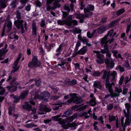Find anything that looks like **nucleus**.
I'll use <instances>...</instances> for the list:
<instances>
[{
  "mask_svg": "<svg viewBox=\"0 0 131 131\" xmlns=\"http://www.w3.org/2000/svg\"><path fill=\"white\" fill-rule=\"evenodd\" d=\"M17 79V78L15 77H13L11 75H9L6 80V82H9L10 85L7 86L6 88L8 91L12 92H15L18 88L19 90L22 89V87L20 85L19 82L16 81Z\"/></svg>",
  "mask_w": 131,
  "mask_h": 131,
  "instance_id": "f257e3e1",
  "label": "nucleus"
},
{
  "mask_svg": "<svg viewBox=\"0 0 131 131\" xmlns=\"http://www.w3.org/2000/svg\"><path fill=\"white\" fill-rule=\"evenodd\" d=\"M47 10H53L57 8H60L61 5L59 3L61 1H46ZM64 2V1H62Z\"/></svg>",
  "mask_w": 131,
  "mask_h": 131,
  "instance_id": "f03ea898",
  "label": "nucleus"
},
{
  "mask_svg": "<svg viewBox=\"0 0 131 131\" xmlns=\"http://www.w3.org/2000/svg\"><path fill=\"white\" fill-rule=\"evenodd\" d=\"M108 51L104 49H101L100 52L98 51L94 50L93 51V52L96 54V58L98 59L96 60V62L97 64H103L104 62V59L103 58L104 57V56L103 54H101L100 52L102 54H105Z\"/></svg>",
  "mask_w": 131,
  "mask_h": 131,
  "instance_id": "7ed1b4c3",
  "label": "nucleus"
},
{
  "mask_svg": "<svg viewBox=\"0 0 131 131\" xmlns=\"http://www.w3.org/2000/svg\"><path fill=\"white\" fill-rule=\"evenodd\" d=\"M41 65V62L38 60L37 56L33 55L32 56L31 61L28 63V67L32 69L34 68L39 67Z\"/></svg>",
  "mask_w": 131,
  "mask_h": 131,
  "instance_id": "20e7f679",
  "label": "nucleus"
},
{
  "mask_svg": "<svg viewBox=\"0 0 131 131\" xmlns=\"http://www.w3.org/2000/svg\"><path fill=\"white\" fill-rule=\"evenodd\" d=\"M106 57L108 58L105 60V62L106 64V68H113L114 67L115 63L113 61L112 58H111V60L109 59L111 57V54L110 52L109 51L106 53Z\"/></svg>",
  "mask_w": 131,
  "mask_h": 131,
  "instance_id": "39448f33",
  "label": "nucleus"
},
{
  "mask_svg": "<svg viewBox=\"0 0 131 131\" xmlns=\"http://www.w3.org/2000/svg\"><path fill=\"white\" fill-rule=\"evenodd\" d=\"M73 15H70L67 17L68 21L67 26L72 27L73 26H77L78 25L77 21L75 20H73L72 18Z\"/></svg>",
  "mask_w": 131,
  "mask_h": 131,
  "instance_id": "423d86ee",
  "label": "nucleus"
},
{
  "mask_svg": "<svg viewBox=\"0 0 131 131\" xmlns=\"http://www.w3.org/2000/svg\"><path fill=\"white\" fill-rule=\"evenodd\" d=\"M70 96L73 97L74 103L78 104H80L83 102V100L81 97H78L77 94L76 93H70L69 94Z\"/></svg>",
  "mask_w": 131,
  "mask_h": 131,
  "instance_id": "0eeeda50",
  "label": "nucleus"
},
{
  "mask_svg": "<svg viewBox=\"0 0 131 131\" xmlns=\"http://www.w3.org/2000/svg\"><path fill=\"white\" fill-rule=\"evenodd\" d=\"M106 88L108 89L109 92L111 94V96L112 97L118 96L119 94L116 93H114L112 94L113 93V91L112 89V84L110 83H105Z\"/></svg>",
  "mask_w": 131,
  "mask_h": 131,
  "instance_id": "6e6552de",
  "label": "nucleus"
},
{
  "mask_svg": "<svg viewBox=\"0 0 131 131\" xmlns=\"http://www.w3.org/2000/svg\"><path fill=\"white\" fill-rule=\"evenodd\" d=\"M50 96V94L47 92H43L40 95L41 99L45 101H47Z\"/></svg>",
  "mask_w": 131,
  "mask_h": 131,
  "instance_id": "1a4fd4ad",
  "label": "nucleus"
},
{
  "mask_svg": "<svg viewBox=\"0 0 131 131\" xmlns=\"http://www.w3.org/2000/svg\"><path fill=\"white\" fill-rule=\"evenodd\" d=\"M77 83V80L74 79H72L71 81H70V79H66L64 83L66 84L71 86L75 85Z\"/></svg>",
  "mask_w": 131,
  "mask_h": 131,
  "instance_id": "9d476101",
  "label": "nucleus"
},
{
  "mask_svg": "<svg viewBox=\"0 0 131 131\" xmlns=\"http://www.w3.org/2000/svg\"><path fill=\"white\" fill-rule=\"evenodd\" d=\"M23 22L24 21L23 20H16L15 21L14 24L16 28L18 29H19L23 25Z\"/></svg>",
  "mask_w": 131,
  "mask_h": 131,
  "instance_id": "9b49d317",
  "label": "nucleus"
},
{
  "mask_svg": "<svg viewBox=\"0 0 131 131\" xmlns=\"http://www.w3.org/2000/svg\"><path fill=\"white\" fill-rule=\"evenodd\" d=\"M61 115H59L56 116H53L51 118L53 119L54 121H58L60 124L62 125L63 124V122H62L63 119L61 118H60L61 117Z\"/></svg>",
  "mask_w": 131,
  "mask_h": 131,
  "instance_id": "f8f14e48",
  "label": "nucleus"
},
{
  "mask_svg": "<svg viewBox=\"0 0 131 131\" xmlns=\"http://www.w3.org/2000/svg\"><path fill=\"white\" fill-rule=\"evenodd\" d=\"M114 31L113 29H112L108 31L107 35L105 36L102 39L101 41V42L103 43L107 41V36H109L110 37H112V34Z\"/></svg>",
  "mask_w": 131,
  "mask_h": 131,
  "instance_id": "ddd939ff",
  "label": "nucleus"
},
{
  "mask_svg": "<svg viewBox=\"0 0 131 131\" xmlns=\"http://www.w3.org/2000/svg\"><path fill=\"white\" fill-rule=\"evenodd\" d=\"M121 19V18H119L116 20L113 21L108 24V28H112L114 26H116Z\"/></svg>",
  "mask_w": 131,
  "mask_h": 131,
  "instance_id": "4468645a",
  "label": "nucleus"
},
{
  "mask_svg": "<svg viewBox=\"0 0 131 131\" xmlns=\"http://www.w3.org/2000/svg\"><path fill=\"white\" fill-rule=\"evenodd\" d=\"M94 9V7L93 5L92 4H90L89 5L86 7V8L84 9V13H86V12H89L88 10L91 11H93Z\"/></svg>",
  "mask_w": 131,
  "mask_h": 131,
  "instance_id": "2eb2a0df",
  "label": "nucleus"
},
{
  "mask_svg": "<svg viewBox=\"0 0 131 131\" xmlns=\"http://www.w3.org/2000/svg\"><path fill=\"white\" fill-rule=\"evenodd\" d=\"M32 34L33 36L36 35L37 28L35 23H33L32 24Z\"/></svg>",
  "mask_w": 131,
  "mask_h": 131,
  "instance_id": "dca6fc26",
  "label": "nucleus"
},
{
  "mask_svg": "<svg viewBox=\"0 0 131 131\" xmlns=\"http://www.w3.org/2000/svg\"><path fill=\"white\" fill-rule=\"evenodd\" d=\"M62 46L63 45L62 44H61L56 50V52L57 53L55 55L56 56L58 57L60 54L63 49Z\"/></svg>",
  "mask_w": 131,
  "mask_h": 131,
  "instance_id": "f3484780",
  "label": "nucleus"
},
{
  "mask_svg": "<svg viewBox=\"0 0 131 131\" xmlns=\"http://www.w3.org/2000/svg\"><path fill=\"white\" fill-rule=\"evenodd\" d=\"M106 28L105 26H101L97 29V30L99 34H101L104 32L105 31Z\"/></svg>",
  "mask_w": 131,
  "mask_h": 131,
  "instance_id": "a211bd4d",
  "label": "nucleus"
},
{
  "mask_svg": "<svg viewBox=\"0 0 131 131\" xmlns=\"http://www.w3.org/2000/svg\"><path fill=\"white\" fill-rule=\"evenodd\" d=\"M45 47L47 49L48 52L50 51L51 49L55 46V45L53 43H52L51 44L49 43L48 44L45 43Z\"/></svg>",
  "mask_w": 131,
  "mask_h": 131,
  "instance_id": "6ab92c4d",
  "label": "nucleus"
},
{
  "mask_svg": "<svg viewBox=\"0 0 131 131\" xmlns=\"http://www.w3.org/2000/svg\"><path fill=\"white\" fill-rule=\"evenodd\" d=\"M86 103L87 104L89 103L91 106H94L96 104V98L95 97H94L90 100V101L87 102Z\"/></svg>",
  "mask_w": 131,
  "mask_h": 131,
  "instance_id": "aec40b11",
  "label": "nucleus"
},
{
  "mask_svg": "<svg viewBox=\"0 0 131 131\" xmlns=\"http://www.w3.org/2000/svg\"><path fill=\"white\" fill-rule=\"evenodd\" d=\"M104 70H102L100 72L99 71H94L92 73V75L94 77H99L102 74Z\"/></svg>",
  "mask_w": 131,
  "mask_h": 131,
  "instance_id": "412c9836",
  "label": "nucleus"
},
{
  "mask_svg": "<svg viewBox=\"0 0 131 131\" xmlns=\"http://www.w3.org/2000/svg\"><path fill=\"white\" fill-rule=\"evenodd\" d=\"M78 39L80 41L82 42L84 44H85V42L87 41V40H88L85 37L83 36L82 37L81 34L79 35L78 36Z\"/></svg>",
  "mask_w": 131,
  "mask_h": 131,
  "instance_id": "4be33fe9",
  "label": "nucleus"
},
{
  "mask_svg": "<svg viewBox=\"0 0 131 131\" xmlns=\"http://www.w3.org/2000/svg\"><path fill=\"white\" fill-rule=\"evenodd\" d=\"M72 113V111L71 110H68L64 112L63 115H61V117L62 118L64 117H67L69 116Z\"/></svg>",
  "mask_w": 131,
  "mask_h": 131,
  "instance_id": "5701e85b",
  "label": "nucleus"
},
{
  "mask_svg": "<svg viewBox=\"0 0 131 131\" xmlns=\"http://www.w3.org/2000/svg\"><path fill=\"white\" fill-rule=\"evenodd\" d=\"M67 18L65 19L64 20H58L57 21L58 24L60 25H65L67 26V23L68 21Z\"/></svg>",
  "mask_w": 131,
  "mask_h": 131,
  "instance_id": "b1692460",
  "label": "nucleus"
},
{
  "mask_svg": "<svg viewBox=\"0 0 131 131\" xmlns=\"http://www.w3.org/2000/svg\"><path fill=\"white\" fill-rule=\"evenodd\" d=\"M22 107L23 109H25L28 111H31L32 110V107L31 106L28 104L23 105Z\"/></svg>",
  "mask_w": 131,
  "mask_h": 131,
  "instance_id": "393cba45",
  "label": "nucleus"
},
{
  "mask_svg": "<svg viewBox=\"0 0 131 131\" xmlns=\"http://www.w3.org/2000/svg\"><path fill=\"white\" fill-rule=\"evenodd\" d=\"M28 94V90L24 91L20 96L21 99H25L26 97L27 96Z\"/></svg>",
  "mask_w": 131,
  "mask_h": 131,
  "instance_id": "a878e982",
  "label": "nucleus"
},
{
  "mask_svg": "<svg viewBox=\"0 0 131 131\" xmlns=\"http://www.w3.org/2000/svg\"><path fill=\"white\" fill-rule=\"evenodd\" d=\"M8 1H0V6L1 8H4L7 6L6 3Z\"/></svg>",
  "mask_w": 131,
  "mask_h": 131,
  "instance_id": "bb28decb",
  "label": "nucleus"
},
{
  "mask_svg": "<svg viewBox=\"0 0 131 131\" xmlns=\"http://www.w3.org/2000/svg\"><path fill=\"white\" fill-rule=\"evenodd\" d=\"M73 120L71 116L67 117L65 119H63L62 122H63V124L66 123L67 122L69 123L72 122Z\"/></svg>",
  "mask_w": 131,
  "mask_h": 131,
  "instance_id": "cd10ccee",
  "label": "nucleus"
},
{
  "mask_svg": "<svg viewBox=\"0 0 131 131\" xmlns=\"http://www.w3.org/2000/svg\"><path fill=\"white\" fill-rule=\"evenodd\" d=\"M93 86L94 87L99 89H101L102 87V86L100 82L95 81L93 84Z\"/></svg>",
  "mask_w": 131,
  "mask_h": 131,
  "instance_id": "c85d7f7f",
  "label": "nucleus"
},
{
  "mask_svg": "<svg viewBox=\"0 0 131 131\" xmlns=\"http://www.w3.org/2000/svg\"><path fill=\"white\" fill-rule=\"evenodd\" d=\"M13 98L14 99L13 101V102L14 103H17L19 102V101L20 99H21L20 97L17 95H15L13 97Z\"/></svg>",
  "mask_w": 131,
  "mask_h": 131,
  "instance_id": "c756f323",
  "label": "nucleus"
},
{
  "mask_svg": "<svg viewBox=\"0 0 131 131\" xmlns=\"http://www.w3.org/2000/svg\"><path fill=\"white\" fill-rule=\"evenodd\" d=\"M7 45L6 44L4 47L3 48L0 49V50H1L2 52L3 53H4L6 54L8 51V50L7 49Z\"/></svg>",
  "mask_w": 131,
  "mask_h": 131,
  "instance_id": "7c9ffc66",
  "label": "nucleus"
},
{
  "mask_svg": "<svg viewBox=\"0 0 131 131\" xmlns=\"http://www.w3.org/2000/svg\"><path fill=\"white\" fill-rule=\"evenodd\" d=\"M87 51V49L86 48L83 49L82 48L78 51L80 55H84L86 52Z\"/></svg>",
  "mask_w": 131,
  "mask_h": 131,
  "instance_id": "2f4dec72",
  "label": "nucleus"
},
{
  "mask_svg": "<svg viewBox=\"0 0 131 131\" xmlns=\"http://www.w3.org/2000/svg\"><path fill=\"white\" fill-rule=\"evenodd\" d=\"M125 11V10L124 8H122L119 9L116 12V15L119 16L122 14Z\"/></svg>",
  "mask_w": 131,
  "mask_h": 131,
  "instance_id": "473e14b6",
  "label": "nucleus"
},
{
  "mask_svg": "<svg viewBox=\"0 0 131 131\" xmlns=\"http://www.w3.org/2000/svg\"><path fill=\"white\" fill-rule=\"evenodd\" d=\"M77 18L78 19H85L87 17L85 15L82 14H78L77 15Z\"/></svg>",
  "mask_w": 131,
  "mask_h": 131,
  "instance_id": "72a5a7b5",
  "label": "nucleus"
},
{
  "mask_svg": "<svg viewBox=\"0 0 131 131\" xmlns=\"http://www.w3.org/2000/svg\"><path fill=\"white\" fill-rule=\"evenodd\" d=\"M74 99H73V97H71V98L68 100L67 101L66 104H67L68 105H69L72 104V103H74Z\"/></svg>",
  "mask_w": 131,
  "mask_h": 131,
  "instance_id": "f704fd0d",
  "label": "nucleus"
},
{
  "mask_svg": "<svg viewBox=\"0 0 131 131\" xmlns=\"http://www.w3.org/2000/svg\"><path fill=\"white\" fill-rule=\"evenodd\" d=\"M108 119L110 122L115 121L116 119L115 116L113 115H109Z\"/></svg>",
  "mask_w": 131,
  "mask_h": 131,
  "instance_id": "c9c22d12",
  "label": "nucleus"
},
{
  "mask_svg": "<svg viewBox=\"0 0 131 131\" xmlns=\"http://www.w3.org/2000/svg\"><path fill=\"white\" fill-rule=\"evenodd\" d=\"M43 110L46 112H48L51 111V109L50 108H48L47 106L44 105L42 108Z\"/></svg>",
  "mask_w": 131,
  "mask_h": 131,
  "instance_id": "e433bc0d",
  "label": "nucleus"
},
{
  "mask_svg": "<svg viewBox=\"0 0 131 131\" xmlns=\"http://www.w3.org/2000/svg\"><path fill=\"white\" fill-rule=\"evenodd\" d=\"M62 18L64 19H66L68 17V15L69 13V12H66V11H62Z\"/></svg>",
  "mask_w": 131,
  "mask_h": 131,
  "instance_id": "4c0bfd02",
  "label": "nucleus"
},
{
  "mask_svg": "<svg viewBox=\"0 0 131 131\" xmlns=\"http://www.w3.org/2000/svg\"><path fill=\"white\" fill-rule=\"evenodd\" d=\"M125 68H128V69L130 70L131 69L130 67L129 66V62L128 60H126L125 64L123 65Z\"/></svg>",
  "mask_w": 131,
  "mask_h": 131,
  "instance_id": "58836bf2",
  "label": "nucleus"
},
{
  "mask_svg": "<svg viewBox=\"0 0 131 131\" xmlns=\"http://www.w3.org/2000/svg\"><path fill=\"white\" fill-rule=\"evenodd\" d=\"M16 1H12V2L10 4V5L11 6V7L12 8H14L16 7Z\"/></svg>",
  "mask_w": 131,
  "mask_h": 131,
  "instance_id": "ea45409f",
  "label": "nucleus"
},
{
  "mask_svg": "<svg viewBox=\"0 0 131 131\" xmlns=\"http://www.w3.org/2000/svg\"><path fill=\"white\" fill-rule=\"evenodd\" d=\"M35 4L37 7H40L42 6V4L40 1H36Z\"/></svg>",
  "mask_w": 131,
  "mask_h": 131,
  "instance_id": "a19ab883",
  "label": "nucleus"
},
{
  "mask_svg": "<svg viewBox=\"0 0 131 131\" xmlns=\"http://www.w3.org/2000/svg\"><path fill=\"white\" fill-rule=\"evenodd\" d=\"M72 2V3H71L70 5V7L71 8V10L72 11L74 9V4L73 3H75L76 2V1H70Z\"/></svg>",
  "mask_w": 131,
  "mask_h": 131,
  "instance_id": "79ce46f5",
  "label": "nucleus"
},
{
  "mask_svg": "<svg viewBox=\"0 0 131 131\" xmlns=\"http://www.w3.org/2000/svg\"><path fill=\"white\" fill-rule=\"evenodd\" d=\"M73 32L74 34L75 33L78 34H80L81 33V30L80 29H78V28H76L75 29H73Z\"/></svg>",
  "mask_w": 131,
  "mask_h": 131,
  "instance_id": "37998d69",
  "label": "nucleus"
},
{
  "mask_svg": "<svg viewBox=\"0 0 131 131\" xmlns=\"http://www.w3.org/2000/svg\"><path fill=\"white\" fill-rule=\"evenodd\" d=\"M8 114L9 116H10L12 115V111L13 110V108L12 107L9 106L8 108Z\"/></svg>",
  "mask_w": 131,
  "mask_h": 131,
  "instance_id": "c03bdc74",
  "label": "nucleus"
},
{
  "mask_svg": "<svg viewBox=\"0 0 131 131\" xmlns=\"http://www.w3.org/2000/svg\"><path fill=\"white\" fill-rule=\"evenodd\" d=\"M103 72V74L102 77V78L103 79L105 80L107 77V71L104 70Z\"/></svg>",
  "mask_w": 131,
  "mask_h": 131,
  "instance_id": "a18cd8bd",
  "label": "nucleus"
},
{
  "mask_svg": "<svg viewBox=\"0 0 131 131\" xmlns=\"http://www.w3.org/2000/svg\"><path fill=\"white\" fill-rule=\"evenodd\" d=\"M12 26V23L11 21H8L7 25V27L9 30L11 29Z\"/></svg>",
  "mask_w": 131,
  "mask_h": 131,
  "instance_id": "49530a36",
  "label": "nucleus"
},
{
  "mask_svg": "<svg viewBox=\"0 0 131 131\" xmlns=\"http://www.w3.org/2000/svg\"><path fill=\"white\" fill-rule=\"evenodd\" d=\"M107 18L108 17H107L102 18L100 20V22L103 24L106 23L107 21Z\"/></svg>",
  "mask_w": 131,
  "mask_h": 131,
  "instance_id": "de8ad7c7",
  "label": "nucleus"
},
{
  "mask_svg": "<svg viewBox=\"0 0 131 131\" xmlns=\"http://www.w3.org/2000/svg\"><path fill=\"white\" fill-rule=\"evenodd\" d=\"M57 103L58 104V105H59V106L60 107L62 106L63 105H66V102H63L61 100L58 101L57 102Z\"/></svg>",
  "mask_w": 131,
  "mask_h": 131,
  "instance_id": "09e8293b",
  "label": "nucleus"
},
{
  "mask_svg": "<svg viewBox=\"0 0 131 131\" xmlns=\"http://www.w3.org/2000/svg\"><path fill=\"white\" fill-rule=\"evenodd\" d=\"M65 124V123H64L62 125V128L64 129H68L69 127V125H68V124H69V123H67V124Z\"/></svg>",
  "mask_w": 131,
  "mask_h": 131,
  "instance_id": "8fccbe9b",
  "label": "nucleus"
},
{
  "mask_svg": "<svg viewBox=\"0 0 131 131\" xmlns=\"http://www.w3.org/2000/svg\"><path fill=\"white\" fill-rule=\"evenodd\" d=\"M63 9L65 11H67L66 12H68L69 11V13L71 10L70 7L66 5H65L63 6Z\"/></svg>",
  "mask_w": 131,
  "mask_h": 131,
  "instance_id": "3c124183",
  "label": "nucleus"
},
{
  "mask_svg": "<svg viewBox=\"0 0 131 131\" xmlns=\"http://www.w3.org/2000/svg\"><path fill=\"white\" fill-rule=\"evenodd\" d=\"M125 106L127 109V111H129L130 108L131 107V106L130 104L128 103H126L125 104Z\"/></svg>",
  "mask_w": 131,
  "mask_h": 131,
  "instance_id": "603ef678",
  "label": "nucleus"
},
{
  "mask_svg": "<svg viewBox=\"0 0 131 131\" xmlns=\"http://www.w3.org/2000/svg\"><path fill=\"white\" fill-rule=\"evenodd\" d=\"M90 11L88 10L89 12H86V13H85L87 18L89 17V16H92L93 13L92 12H90Z\"/></svg>",
  "mask_w": 131,
  "mask_h": 131,
  "instance_id": "864d4df0",
  "label": "nucleus"
},
{
  "mask_svg": "<svg viewBox=\"0 0 131 131\" xmlns=\"http://www.w3.org/2000/svg\"><path fill=\"white\" fill-rule=\"evenodd\" d=\"M124 114H125V116L126 117V118H130V115L129 111H127V113L126 111L124 110Z\"/></svg>",
  "mask_w": 131,
  "mask_h": 131,
  "instance_id": "5fc2aeb1",
  "label": "nucleus"
},
{
  "mask_svg": "<svg viewBox=\"0 0 131 131\" xmlns=\"http://www.w3.org/2000/svg\"><path fill=\"white\" fill-rule=\"evenodd\" d=\"M0 89L2 90H1L0 91V95H2L4 94L6 91L5 89L2 87H1Z\"/></svg>",
  "mask_w": 131,
  "mask_h": 131,
  "instance_id": "6e6d98bb",
  "label": "nucleus"
},
{
  "mask_svg": "<svg viewBox=\"0 0 131 131\" xmlns=\"http://www.w3.org/2000/svg\"><path fill=\"white\" fill-rule=\"evenodd\" d=\"M6 54H4L2 52L1 50H0V60H3L4 59V58H2V57L3 56H5Z\"/></svg>",
  "mask_w": 131,
  "mask_h": 131,
  "instance_id": "4d7b16f0",
  "label": "nucleus"
},
{
  "mask_svg": "<svg viewBox=\"0 0 131 131\" xmlns=\"http://www.w3.org/2000/svg\"><path fill=\"white\" fill-rule=\"evenodd\" d=\"M68 125H69V127L70 128H75L77 126L76 124L74 123H72L71 124L69 123L68 124Z\"/></svg>",
  "mask_w": 131,
  "mask_h": 131,
  "instance_id": "13d9d810",
  "label": "nucleus"
},
{
  "mask_svg": "<svg viewBox=\"0 0 131 131\" xmlns=\"http://www.w3.org/2000/svg\"><path fill=\"white\" fill-rule=\"evenodd\" d=\"M84 1H82L81 3L80 9L81 10H83L85 6L84 5Z\"/></svg>",
  "mask_w": 131,
  "mask_h": 131,
  "instance_id": "bf43d9fd",
  "label": "nucleus"
},
{
  "mask_svg": "<svg viewBox=\"0 0 131 131\" xmlns=\"http://www.w3.org/2000/svg\"><path fill=\"white\" fill-rule=\"evenodd\" d=\"M16 17L17 19V20H20L21 18L20 13L19 11H18L16 13Z\"/></svg>",
  "mask_w": 131,
  "mask_h": 131,
  "instance_id": "052dcab7",
  "label": "nucleus"
},
{
  "mask_svg": "<svg viewBox=\"0 0 131 131\" xmlns=\"http://www.w3.org/2000/svg\"><path fill=\"white\" fill-rule=\"evenodd\" d=\"M113 108V104H110L107 107V109L109 110H112Z\"/></svg>",
  "mask_w": 131,
  "mask_h": 131,
  "instance_id": "680f3d73",
  "label": "nucleus"
},
{
  "mask_svg": "<svg viewBox=\"0 0 131 131\" xmlns=\"http://www.w3.org/2000/svg\"><path fill=\"white\" fill-rule=\"evenodd\" d=\"M118 69H119L120 71L122 72H123L125 71L124 68L120 65L118 66Z\"/></svg>",
  "mask_w": 131,
  "mask_h": 131,
  "instance_id": "e2e57ef3",
  "label": "nucleus"
},
{
  "mask_svg": "<svg viewBox=\"0 0 131 131\" xmlns=\"http://www.w3.org/2000/svg\"><path fill=\"white\" fill-rule=\"evenodd\" d=\"M124 79V77L123 76H122L120 78L119 81V84L120 85H122L123 83V81Z\"/></svg>",
  "mask_w": 131,
  "mask_h": 131,
  "instance_id": "0e129e2a",
  "label": "nucleus"
},
{
  "mask_svg": "<svg viewBox=\"0 0 131 131\" xmlns=\"http://www.w3.org/2000/svg\"><path fill=\"white\" fill-rule=\"evenodd\" d=\"M25 127L26 128H30L33 127V123H31L25 125Z\"/></svg>",
  "mask_w": 131,
  "mask_h": 131,
  "instance_id": "69168bd1",
  "label": "nucleus"
},
{
  "mask_svg": "<svg viewBox=\"0 0 131 131\" xmlns=\"http://www.w3.org/2000/svg\"><path fill=\"white\" fill-rule=\"evenodd\" d=\"M41 81L39 80L36 81V84L37 86H40L41 84Z\"/></svg>",
  "mask_w": 131,
  "mask_h": 131,
  "instance_id": "338daca9",
  "label": "nucleus"
},
{
  "mask_svg": "<svg viewBox=\"0 0 131 131\" xmlns=\"http://www.w3.org/2000/svg\"><path fill=\"white\" fill-rule=\"evenodd\" d=\"M122 89L121 88H118L117 87H116L115 88V91L117 92L118 93H120L122 92Z\"/></svg>",
  "mask_w": 131,
  "mask_h": 131,
  "instance_id": "774afa93",
  "label": "nucleus"
}]
</instances>
